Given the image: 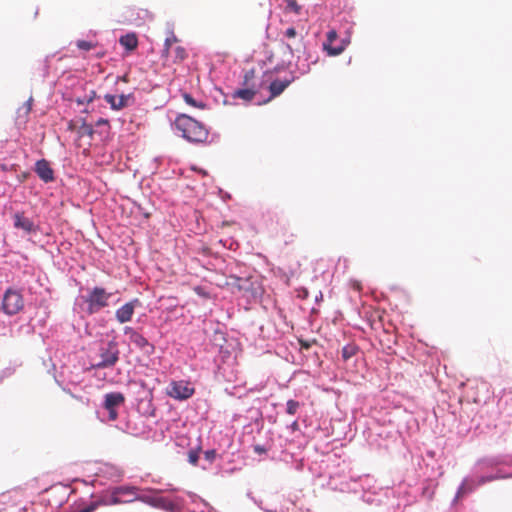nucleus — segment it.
Returning <instances> with one entry per match:
<instances>
[{"label":"nucleus","mask_w":512,"mask_h":512,"mask_svg":"<svg viewBox=\"0 0 512 512\" xmlns=\"http://www.w3.org/2000/svg\"><path fill=\"white\" fill-rule=\"evenodd\" d=\"M174 126L189 142L203 143L209 135L208 129L203 123L186 114L179 115L174 121Z\"/></svg>","instance_id":"1"},{"label":"nucleus","mask_w":512,"mask_h":512,"mask_svg":"<svg viewBox=\"0 0 512 512\" xmlns=\"http://www.w3.org/2000/svg\"><path fill=\"white\" fill-rule=\"evenodd\" d=\"M24 308V299L20 291L8 288L3 295L1 310L8 316L19 313Z\"/></svg>","instance_id":"2"},{"label":"nucleus","mask_w":512,"mask_h":512,"mask_svg":"<svg viewBox=\"0 0 512 512\" xmlns=\"http://www.w3.org/2000/svg\"><path fill=\"white\" fill-rule=\"evenodd\" d=\"M120 351L115 341H109L106 347L100 349V361L93 364L95 369H105L113 367L119 360Z\"/></svg>","instance_id":"3"},{"label":"nucleus","mask_w":512,"mask_h":512,"mask_svg":"<svg viewBox=\"0 0 512 512\" xmlns=\"http://www.w3.org/2000/svg\"><path fill=\"white\" fill-rule=\"evenodd\" d=\"M179 42L178 38L172 34L170 37H167L164 42V48L162 51V56L165 58H172V61L174 63H180L183 62L187 56L188 53L186 49L181 45H175Z\"/></svg>","instance_id":"4"},{"label":"nucleus","mask_w":512,"mask_h":512,"mask_svg":"<svg viewBox=\"0 0 512 512\" xmlns=\"http://www.w3.org/2000/svg\"><path fill=\"white\" fill-rule=\"evenodd\" d=\"M110 296L111 294L107 293L104 288H93L85 300L88 304V312L93 314L106 307Z\"/></svg>","instance_id":"5"},{"label":"nucleus","mask_w":512,"mask_h":512,"mask_svg":"<svg viewBox=\"0 0 512 512\" xmlns=\"http://www.w3.org/2000/svg\"><path fill=\"white\" fill-rule=\"evenodd\" d=\"M194 392V387H192L189 382L184 380L171 382L167 389V394L171 398L177 400H186L190 398Z\"/></svg>","instance_id":"6"},{"label":"nucleus","mask_w":512,"mask_h":512,"mask_svg":"<svg viewBox=\"0 0 512 512\" xmlns=\"http://www.w3.org/2000/svg\"><path fill=\"white\" fill-rule=\"evenodd\" d=\"M124 334L129 335L130 341L139 349L146 350V348H149L150 350H147V352H153L154 346L148 342V340L139 332L134 330L132 327L126 326L124 328Z\"/></svg>","instance_id":"7"},{"label":"nucleus","mask_w":512,"mask_h":512,"mask_svg":"<svg viewBox=\"0 0 512 512\" xmlns=\"http://www.w3.org/2000/svg\"><path fill=\"white\" fill-rule=\"evenodd\" d=\"M139 304H140L139 300L134 299L130 302L125 303L120 308H118L115 312V317H116L117 321L121 324L130 321L133 317L136 305H139Z\"/></svg>","instance_id":"8"},{"label":"nucleus","mask_w":512,"mask_h":512,"mask_svg":"<svg viewBox=\"0 0 512 512\" xmlns=\"http://www.w3.org/2000/svg\"><path fill=\"white\" fill-rule=\"evenodd\" d=\"M35 172L38 177L48 183L54 180V171L51 168L49 162L45 159L38 160L35 164Z\"/></svg>","instance_id":"9"},{"label":"nucleus","mask_w":512,"mask_h":512,"mask_svg":"<svg viewBox=\"0 0 512 512\" xmlns=\"http://www.w3.org/2000/svg\"><path fill=\"white\" fill-rule=\"evenodd\" d=\"M132 99L130 94H122L120 96H115L112 94H105L104 100L110 105L113 110H121L129 105V101Z\"/></svg>","instance_id":"10"},{"label":"nucleus","mask_w":512,"mask_h":512,"mask_svg":"<svg viewBox=\"0 0 512 512\" xmlns=\"http://www.w3.org/2000/svg\"><path fill=\"white\" fill-rule=\"evenodd\" d=\"M337 37V32L335 30H330L327 33V40L323 43V49L330 56L340 55L345 50L344 45L333 46V42L337 39Z\"/></svg>","instance_id":"11"},{"label":"nucleus","mask_w":512,"mask_h":512,"mask_svg":"<svg viewBox=\"0 0 512 512\" xmlns=\"http://www.w3.org/2000/svg\"><path fill=\"white\" fill-rule=\"evenodd\" d=\"M294 80L295 76L291 75L289 78H285L284 80L276 79L272 81L269 85L270 98L279 96Z\"/></svg>","instance_id":"12"},{"label":"nucleus","mask_w":512,"mask_h":512,"mask_svg":"<svg viewBox=\"0 0 512 512\" xmlns=\"http://www.w3.org/2000/svg\"><path fill=\"white\" fill-rule=\"evenodd\" d=\"M125 402V396L121 392L107 393L104 397L103 407L105 409H116Z\"/></svg>","instance_id":"13"},{"label":"nucleus","mask_w":512,"mask_h":512,"mask_svg":"<svg viewBox=\"0 0 512 512\" xmlns=\"http://www.w3.org/2000/svg\"><path fill=\"white\" fill-rule=\"evenodd\" d=\"M13 218L15 228L22 229L27 233H30L34 230L33 221L25 217L23 213H16Z\"/></svg>","instance_id":"14"},{"label":"nucleus","mask_w":512,"mask_h":512,"mask_svg":"<svg viewBox=\"0 0 512 512\" xmlns=\"http://www.w3.org/2000/svg\"><path fill=\"white\" fill-rule=\"evenodd\" d=\"M136 490H137L136 487H131V486L118 487L113 491V495H112V499H111L110 503L111 504L122 503V501L119 498L120 495H135Z\"/></svg>","instance_id":"15"},{"label":"nucleus","mask_w":512,"mask_h":512,"mask_svg":"<svg viewBox=\"0 0 512 512\" xmlns=\"http://www.w3.org/2000/svg\"><path fill=\"white\" fill-rule=\"evenodd\" d=\"M119 42L128 51H133L138 46V39L135 33H127L121 36Z\"/></svg>","instance_id":"16"},{"label":"nucleus","mask_w":512,"mask_h":512,"mask_svg":"<svg viewBox=\"0 0 512 512\" xmlns=\"http://www.w3.org/2000/svg\"><path fill=\"white\" fill-rule=\"evenodd\" d=\"M256 94V91L250 88L236 90L233 94L234 98H240L245 101H251Z\"/></svg>","instance_id":"17"},{"label":"nucleus","mask_w":512,"mask_h":512,"mask_svg":"<svg viewBox=\"0 0 512 512\" xmlns=\"http://www.w3.org/2000/svg\"><path fill=\"white\" fill-rule=\"evenodd\" d=\"M285 3H286V7H285L286 12H292L296 15H299L301 13L302 6L298 4L297 0H285Z\"/></svg>","instance_id":"18"},{"label":"nucleus","mask_w":512,"mask_h":512,"mask_svg":"<svg viewBox=\"0 0 512 512\" xmlns=\"http://www.w3.org/2000/svg\"><path fill=\"white\" fill-rule=\"evenodd\" d=\"M108 503L104 499H98L90 502L87 506L80 509L78 512H94L98 507L107 505Z\"/></svg>","instance_id":"19"},{"label":"nucleus","mask_w":512,"mask_h":512,"mask_svg":"<svg viewBox=\"0 0 512 512\" xmlns=\"http://www.w3.org/2000/svg\"><path fill=\"white\" fill-rule=\"evenodd\" d=\"M108 503L104 499H98L90 502L87 506L80 509L78 512H94L98 507L107 505Z\"/></svg>","instance_id":"20"},{"label":"nucleus","mask_w":512,"mask_h":512,"mask_svg":"<svg viewBox=\"0 0 512 512\" xmlns=\"http://www.w3.org/2000/svg\"><path fill=\"white\" fill-rule=\"evenodd\" d=\"M108 503L104 499H98L90 502L87 506L80 509L78 512H94L98 507L107 505Z\"/></svg>","instance_id":"21"},{"label":"nucleus","mask_w":512,"mask_h":512,"mask_svg":"<svg viewBox=\"0 0 512 512\" xmlns=\"http://www.w3.org/2000/svg\"><path fill=\"white\" fill-rule=\"evenodd\" d=\"M358 349L354 345H346L342 348V358L344 361L349 360L356 355Z\"/></svg>","instance_id":"22"},{"label":"nucleus","mask_w":512,"mask_h":512,"mask_svg":"<svg viewBox=\"0 0 512 512\" xmlns=\"http://www.w3.org/2000/svg\"><path fill=\"white\" fill-rule=\"evenodd\" d=\"M300 403L298 401H295L293 399H290L287 401L286 404V412L290 415H294L297 413L298 409L300 408Z\"/></svg>","instance_id":"23"},{"label":"nucleus","mask_w":512,"mask_h":512,"mask_svg":"<svg viewBox=\"0 0 512 512\" xmlns=\"http://www.w3.org/2000/svg\"><path fill=\"white\" fill-rule=\"evenodd\" d=\"M183 99H184L185 103L190 106L201 108V109L205 108V104L203 102H197L190 94L185 93L183 95Z\"/></svg>","instance_id":"24"},{"label":"nucleus","mask_w":512,"mask_h":512,"mask_svg":"<svg viewBox=\"0 0 512 512\" xmlns=\"http://www.w3.org/2000/svg\"><path fill=\"white\" fill-rule=\"evenodd\" d=\"M32 109V103L31 100H28L23 104V106L18 110V114L23 112V123H26L27 116L29 115L30 111ZM21 117V115L18 116V119Z\"/></svg>","instance_id":"25"},{"label":"nucleus","mask_w":512,"mask_h":512,"mask_svg":"<svg viewBox=\"0 0 512 512\" xmlns=\"http://www.w3.org/2000/svg\"><path fill=\"white\" fill-rule=\"evenodd\" d=\"M286 47L291 55H293L295 52H299L301 47H303V37H300L295 45L287 43Z\"/></svg>","instance_id":"26"},{"label":"nucleus","mask_w":512,"mask_h":512,"mask_svg":"<svg viewBox=\"0 0 512 512\" xmlns=\"http://www.w3.org/2000/svg\"><path fill=\"white\" fill-rule=\"evenodd\" d=\"M199 451L200 449H192L188 452V461L194 466L198 463Z\"/></svg>","instance_id":"27"},{"label":"nucleus","mask_w":512,"mask_h":512,"mask_svg":"<svg viewBox=\"0 0 512 512\" xmlns=\"http://www.w3.org/2000/svg\"><path fill=\"white\" fill-rule=\"evenodd\" d=\"M76 45L79 49L85 50V51H89L95 47V44H93L92 42H89V41H85V40H78L76 42Z\"/></svg>","instance_id":"28"},{"label":"nucleus","mask_w":512,"mask_h":512,"mask_svg":"<svg viewBox=\"0 0 512 512\" xmlns=\"http://www.w3.org/2000/svg\"><path fill=\"white\" fill-rule=\"evenodd\" d=\"M94 133L93 127L89 124L83 123V125L80 127V134L92 136Z\"/></svg>","instance_id":"29"},{"label":"nucleus","mask_w":512,"mask_h":512,"mask_svg":"<svg viewBox=\"0 0 512 512\" xmlns=\"http://www.w3.org/2000/svg\"><path fill=\"white\" fill-rule=\"evenodd\" d=\"M254 77H255L254 69L247 71L244 75V85H248L249 81L253 80Z\"/></svg>","instance_id":"30"},{"label":"nucleus","mask_w":512,"mask_h":512,"mask_svg":"<svg viewBox=\"0 0 512 512\" xmlns=\"http://www.w3.org/2000/svg\"><path fill=\"white\" fill-rule=\"evenodd\" d=\"M204 455H205L206 460H208L209 462H213L216 458V451L214 449L207 450L204 453Z\"/></svg>","instance_id":"31"},{"label":"nucleus","mask_w":512,"mask_h":512,"mask_svg":"<svg viewBox=\"0 0 512 512\" xmlns=\"http://www.w3.org/2000/svg\"><path fill=\"white\" fill-rule=\"evenodd\" d=\"M284 36L287 37L288 39L295 38L297 36V31L295 30V28L290 27L286 29V31L284 32Z\"/></svg>","instance_id":"32"},{"label":"nucleus","mask_w":512,"mask_h":512,"mask_svg":"<svg viewBox=\"0 0 512 512\" xmlns=\"http://www.w3.org/2000/svg\"><path fill=\"white\" fill-rule=\"evenodd\" d=\"M109 413L108 418L110 421H115L118 418V412L116 409H106Z\"/></svg>","instance_id":"33"},{"label":"nucleus","mask_w":512,"mask_h":512,"mask_svg":"<svg viewBox=\"0 0 512 512\" xmlns=\"http://www.w3.org/2000/svg\"><path fill=\"white\" fill-rule=\"evenodd\" d=\"M101 125H105L108 127V129L110 128V125H109V121L107 119H104V118H100L97 122H96V126H101Z\"/></svg>","instance_id":"34"},{"label":"nucleus","mask_w":512,"mask_h":512,"mask_svg":"<svg viewBox=\"0 0 512 512\" xmlns=\"http://www.w3.org/2000/svg\"><path fill=\"white\" fill-rule=\"evenodd\" d=\"M254 451L257 454H264V453H266V449L263 446H261V445H255L254 446Z\"/></svg>","instance_id":"35"},{"label":"nucleus","mask_w":512,"mask_h":512,"mask_svg":"<svg viewBox=\"0 0 512 512\" xmlns=\"http://www.w3.org/2000/svg\"><path fill=\"white\" fill-rule=\"evenodd\" d=\"M14 167H15V165H11L10 167H8L5 164H0V170H2V171H12V170H14Z\"/></svg>","instance_id":"36"},{"label":"nucleus","mask_w":512,"mask_h":512,"mask_svg":"<svg viewBox=\"0 0 512 512\" xmlns=\"http://www.w3.org/2000/svg\"><path fill=\"white\" fill-rule=\"evenodd\" d=\"M298 428H299L298 422H297V421H294V422L292 423V425H291V429H292L293 431H296V430H298Z\"/></svg>","instance_id":"37"},{"label":"nucleus","mask_w":512,"mask_h":512,"mask_svg":"<svg viewBox=\"0 0 512 512\" xmlns=\"http://www.w3.org/2000/svg\"><path fill=\"white\" fill-rule=\"evenodd\" d=\"M77 103L78 104H83V101L82 100H77Z\"/></svg>","instance_id":"38"},{"label":"nucleus","mask_w":512,"mask_h":512,"mask_svg":"<svg viewBox=\"0 0 512 512\" xmlns=\"http://www.w3.org/2000/svg\"><path fill=\"white\" fill-rule=\"evenodd\" d=\"M293 237H294V234H291V235H290V238H291V239H290V241H292V240H293Z\"/></svg>","instance_id":"39"}]
</instances>
